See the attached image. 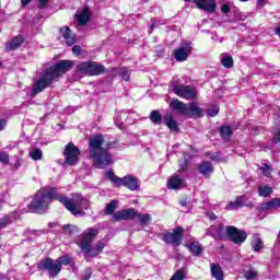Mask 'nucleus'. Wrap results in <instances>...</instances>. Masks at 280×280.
<instances>
[{
	"label": "nucleus",
	"instance_id": "nucleus-34",
	"mask_svg": "<svg viewBox=\"0 0 280 280\" xmlns=\"http://www.w3.org/2000/svg\"><path fill=\"white\" fill-rule=\"evenodd\" d=\"M222 139L229 140L231 139V135H233V130L229 126H223L220 129Z\"/></svg>",
	"mask_w": 280,
	"mask_h": 280
},
{
	"label": "nucleus",
	"instance_id": "nucleus-15",
	"mask_svg": "<svg viewBox=\"0 0 280 280\" xmlns=\"http://www.w3.org/2000/svg\"><path fill=\"white\" fill-rule=\"evenodd\" d=\"M167 187L168 189H183V187H187V183H185V179L180 175L175 174L168 178Z\"/></svg>",
	"mask_w": 280,
	"mask_h": 280
},
{
	"label": "nucleus",
	"instance_id": "nucleus-22",
	"mask_svg": "<svg viewBox=\"0 0 280 280\" xmlns=\"http://www.w3.org/2000/svg\"><path fill=\"white\" fill-rule=\"evenodd\" d=\"M198 172L202 174V176H205V178H209V176H211V174H213L214 168H213V164H211V162H202L201 164L198 165Z\"/></svg>",
	"mask_w": 280,
	"mask_h": 280
},
{
	"label": "nucleus",
	"instance_id": "nucleus-35",
	"mask_svg": "<svg viewBox=\"0 0 280 280\" xmlns=\"http://www.w3.org/2000/svg\"><path fill=\"white\" fill-rule=\"evenodd\" d=\"M30 156L33 161H40L43 159V151L40 149H33L30 152Z\"/></svg>",
	"mask_w": 280,
	"mask_h": 280
},
{
	"label": "nucleus",
	"instance_id": "nucleus-39",
	"mask_svg": "<svg viewBox=\"0 0 280 280\" xmlns=\"http://www.w3.org/2000/svg\"><path fill=\"white\" fill-rule=\"evenodd\" d=\"M259 170L264 176H266L267 178H270L272 174V168H270L268 164H262Z\"/></svg>",
	"mask_w": 280,
	"mask_h": 280
},
{
	"label": "nucleus",
	"instance_id": "nucleus-38",
	"mask_svg": "<svg viewBox=\"0 0 280 280\" xmlns=\"http://www.w3.org/2000/svg\"><path fill=\"white\" fill-rule=\"evenodd\" d=\"M252 246L255 253H259L261 250V246H264V243L261 242V238L255 237L252 243Z\"/></svg>",
	"mask_w": 280,
	"mask_h": 280
},
{
	"label": "nucleus",
	"instance_id": "nucleus-50",
	"mask_svg": "<svg viewBox=\"0 0 280 280\" xmlns=\"http://www.w3.org/2000/svg\"><path fill=\"white\" fill-rule=\"evenodd\" d=\"M209 159H211V161H220V158L218 156V153L211 154V156H209Z\"/></svg>",
	"mask_w": 280,
	"mask_h": 280
},
{
	"label": "nucleus",
	"instance_id": "nucleus-47",
	"mask_svg": "<svg viewBox=\"0 0 280 280\" xmlns=\"http://www.w3.org/2000/svg\"><path fill=\"white\" fill-rule=\"evenodd\" d=\"M47 3H49V0H39L38 8L45 10V8H47Z\"/></svg>",
	"mask_w": 280,
	"mask_h": 280
},
{
	"label": "nucleus",
	"instance_id": "nucleus-41",
	"mask_svg": "<svg viewBox=\"0 0 280 280\" xmlns=\"http://www.w3.org/2000/svg\"><path fill=\"white\" fill-rule=\"evenodd\" d=\"M221 65H223L225 69H231V67H233V57H223V59L221 60Z\"/></svg>",
	"mask_w": 280,
	"mask_h": 280
},
{
	"label": "nucleus",
	"instance_id": "nucleus-57",
	"mask_svg": "<svg viewBox=\"0 0 280 280\" xmlns=\"http://www.w3.org/2000/svg\"><path fill=\"white\" fill-rule=\"evenodd\" d=\"M241 1H248V0H241Z\"/></svg>",
	"mask_w": 280,
	"mask_h": 280
},
{
	"label": "nucleus",
	"instance_id": "nucleus-43",
	"mask_svg": "<svg viewBox=\"0 0 280 280\" xmlns=\"http://www.w3.org/2000/svg\"><path fill=\"white\" fill-rule=\"evenodd\" d=\"M0 163H2V165H10V155L3 151H0Z\"/></svg>",
	"mask_w": 280,
	"mask_h": 280
},
{
	"label": "nucleus",
	"instance_id": "nucleus-16",
	"mask_svg": "<svg viewBox=\"0 0 280 280\" xmlns=\"http://www.w3.org/2000/svg\"><path fill=\"white\" fill-rule=\"evenodd\" d=\"M195 5L205 12H215V0H195Z\"/></svg>",
	"mask_w": 280,
	"mask_h": 280
},
{
	"label": "nucleus",
	"instance_id": "nucleus-37",
	"mask_svg": "<svg viewBox=\"0 0 280 280\" xmlns=\"http://www.w3.org/2000/svg\"><path fill=\"white\" fill-rule=\"evenodd\" d=\"M185 277H187V273L185 272V269H178L170 280H185Z\"/></svg>",
	"mask_w": 280,
	"mask_h": 280
},
{
	"label": "nucleus",
	"instance_id": "nucleus-30",
	"mask_svg": "<svg viewBox=\"0 0 280 280\" xmlns=\"http://www.w3.org/2000/svg\"><path fill=\"white\" fill-rule=\"evenodd\" d=\"M150 119L155 126H161V122L163 121V117L159 110H153L150 115Z\"/></svg>",
	"mask_w": 280,
	"mask_h": 280
},
{
	"label": "nucleus",
	"instance_id": "nucleus-4",
	"mask_svg": "<svg viewBox=\"0 0 280 280\" xmlns=\"http://www.w3.org/2000/svg\"><path fill=\"white\" fill-rule=\"evenodd\" d=\"M98 233L100 230H97V228H89L82 233L79 246L82 253H84L85 259H91V257H97V255H100L102 250H104L106 246V243L104 241H98L93 246V240L97 237Z\"/></svg>",
	"mask_w": 280,
	"mask_h": 280
},
{
	"label": "nucleus",
	"instance_id": "nucleus-53",
	"mask_svg": "<svg viewBox=\"0 0 280 280\" xmlns=\"http://www.w3.org/2000/svg\"><path fill=\"white\" fill-rule=\"evenodd\" d=\"M275 32H276V34H277L278 36H280V26L276 27V28H275Z\"/></svg>",
	"mask_w": 280,
	"mask_h": 280
},
{
	"label": "nucleus",
	"instance_id": "nucleus-45",
	"mask_svg": "<svg viewBox=\"0 0 280 280\" xmlns=\"http://www.w3.org/2000/svg\"><path fill=\"white\" fill-rule=\"evenodd\" d=\"M9 224H10V218L4 217L0 219V231L1 229H5V226H8Z\"/></svg>",
	"mask_w": 280,
	"mask_h": 280
},
{
	"label": "nucleus",
	"instance_id": "nucleus-51",
	"mask_svg": "<svg viewBox=\"0 0 280 280\" xmlns=\"http://www.w3.org/2000/svg\"><path fill=\"white\" fill-rule=\"evenodd\" d=\"M179 205L182 207H187V205H189V201L187 199H185V200L179 201Z\"/></svg>",
	"mask_w": 280,
	"mask_h": 280
},
{
	"label": "nucleus",
	"instance_id": "nucleus-24",
	"mask_svg": "<svg viewBox=\"0 0 280 280\" xmlns=\"http://www.w3.org/2000/svg\"><path fill=\"white\" fill-rule=\"evenodd\" d=\"M222 233H224L222 225H212L207 231V235H210L213 240H221Z\"/></svg>",
	"mask_w": 280,
	"mask_h": 280
},
{
	"label": "nucleus",
	"instance_id": "nucleus-3",
	"mask_svg": "<svg viewBox=\"0 0 280 280\" xmlns=\"http://www.w3.org/2000/svg\"><path fill=\"white\" fill-rule=\"evenodd\" d=\"M72 67L73 61L61 60L55 66L46 69L44 75L39 78V80L33 85V90L31 92L32 97L38 95V93H42V91H45L47 86H51L57 78H60V75H65L67 71H71Z\"/></svg>",
	"mask_w": 280,
	"mask_h": 280
},
{
	"label": "nucleus",
	"instance_id": "nucleus-46",
	"mask_svg": "<svg viewBox=\"0 0 280 280\" xmlns=\"http://www.w3.org/2000/svg\"><path fill=\"white\" fill-rule=\"evenodd\" d=\"M14 161H15V163L12 164V167H13V170H19V167H21V159H19V156L15 155Z\"/></svg>",
	"mask_w": 280,
	"mask_h": 280
},
{
	"label": "nucleus",
	"instance_id": "nucleus-17",
	"mask_svg": "<svg viewBox=\"0 0 280 280\" xmlns=\"http://www.w3.org/2000/svg\"><path fill=\"white\" fill-rule=\"evenodd\" d=\"M170 108L174 113H177V115H186V113H187V104L180 102L178 98H174L170 103Z\"/></svg>",
	"mask_w": 280,
	"mask_h": 280
},
{
	"label": "nucleus",
	"instance_id": "nucleus-21",
	"mask_svg": "<svg viewBox=\"0 0 280 280\" xmlns=\"http://www.w3.org/2000/svg\"><path fill=\"white\" fill-rule=\"evenodd\" d=\"M163 121L172 132H178V124L174 119V115H172V113H166L163 117Z\"/></svg>",
	"mask_w": 280,
	"mask_h": 280
},
{
	"label": "nucleus",
	"instance_id": "nucleus-11",
	"mask_svg": "<svg viewBox=\"0 0 280 280\" xmlns=\"http://www.w3.org/2000/svg\"><path fill=\"white\" fill-rule=\"evenodd\" d=\"M172 91L175 95L184 100H196V89L189 85H175Z\"/></svg>",
	"mask_w": 280,
	"mask_h": 280
},
{
	"label": "nucleus",
	"instance_id": "nucleus-54",
	"mask_svg": "<svg viewBox=\"0 0 280 280\" xmlns=\"http://www.w3.org/2000/svg\"><path fill=\"white\" fill-rule=\"evenodd\" d=\"M0 130H3V121H0Z\"/></svg>",
	"mask_w": 280,
	"mask_h": 280
},
{
	"label": "nucleus",
	"instance_id": "nucleus-13",
	"mask_svg": "<svg viewBox=\"0 0 280 280\" xmlns=\"http://www.w3.org/2000/svg\"><path fill=\"white\" fill-rule=\"evenodd\" d=\"M75 19L79 25H86L91 20V10L89 9V7L79 9L75 13Z\"/></svg>",
	"mask_w": 280,
	"mask_h": 280
},
{
	"label": "nucleus",
	"instance_id": "nucleus-55",
	"mask_svg": "<svg viewBox=\"0 0 280 280\" xmlns=\"http://www.w3.org/2000/svg\"><path fill=\"white\" fill-rule=\"evenodd\" d=\"M184 1H186V2L191 1V3H195V4H196V0H184Z\"/></svg>",
	"mask_w": 280,
	"mask_h": 280
},
{
	"label": "nucleus",
	"instance_id": "nucleus-9",
	"mask_svg": "<svg viewBox=\"0 0 280 280\" xmlns=\"http://www.w3.org/2000/svg\"><path fill=\"white\" fill-rule=\"evenodd\" d=\"M225 231L229 240L234 244H244V242H246V237H248V234H246V232L235 226H226Z\"/></svg>",
	"mask_w": 280,
	"mask_h": 280
},
{
	"label": "nucleus",
	"instance_id": "nucleus-1",
	"mask_svg": "<svg viewBox=\"0 0 280 280\" xmlns=\"http://www.w3.org/2000/svg\"><path fill=\"white\" fill-rule=\"evenodd\" d=\"M51 200H58L62 206L72 213V215H80L86 200L82 195H73L72 198L60 194L58 188H44L37 191L28 205L30 211L33 213H45L46 209H49Z\"/></svg>",
	"mask_w": 280,
	"mask_h": 280
},
{
	"label": "nucleus",
	"instance_id": "nucleus-40",
	"mask_svg": "<svg viewBox=\"0 0 280 280\" xmlns=\"http://www.w3.org/2000/svg\"><path fill=\"white\" fill-rule=\"evenodd\" d=\"M220 113V107L215 105H211L208 110H207V116L208 117H215Z\"/></svg>",
	"mask_w": 280,
	"mask_h": 280
},
{
	"label": "nucleus",
	"instance_id": "nucleus-14",
	"mask_svg": "<svg viewBox=\"0 0 280 280\" xmlns=\"http://www.w3.org/2000/svg\"><path fill=\"white\" fill-rule=\"evenodd\" d=\"M136 217H137V210L135 209L120 210L114 213L113 215L116 222H119L121 220H132V218H136Z\"/></svg>",
	"mask_w": 280,
	"mask_h": 280
},
{
	"label": "nucleus",
	"instance_id": "nucleus-27",
	"mask_svg": "<svg viewBox=\"0 0 280 280\" xmlns=\"http://www.w3.org/2000/svg\"><path fill=\"white\" fill-rule=\"evenodd\" d=\"M244 196L237 197L235 201H232L228 205V211H235V209H240V207H244Z\"/></svg>",
	"mask_w": 280,
	"mask_h": 280
},
{
	"label": "nucleus",
	"instance_id": "nucleus-5",
	"mask_svg": "<svg viewBox=\"0 0 280 280\" xmlns=\"http://www.w3.org/2000/svg\"><path fill=\"white\" fill-rule=\"evenodd\" d=\"M105 176L108 178V180L114 183L115 187H127V189H130V191H138V189L141 187V182H139V178L132 175H126L121 178L116 176L113 171H107L105 172Z\"/></svg>",
	"mask_w": 280,
	"mask_h": 280
},
{
	"label": "nucleus",
	"instance_id": "nucleus-2",
	"mask_svg": "<svg viewBox=\"0 0 280 280\" xmlns=\"http://www.w3.org/2000/svg\"><path fill=\"white\" fill-rule=\"evenodd\" d=\"M110 143L106 141L103 135H96L89 140V154L98 170H104L113 165V155L108 152Z\"/></svg>",
	"mask_w": 280,
	"mask_h": 280
},
{
	"label": "nucleus",
	"instance_id": "nucleus-32",
	"mask_svg": "<svg viewBox=\"0 0 280 280\" xmlns=\"http://www.w3.org/2000/svg\"><path fill=\"white\" fill-rule=\"evenodd\" d=\"M188 248L195 257L200 256V253H202V246L199 243H191Z\"/></svg>",
	"mask_w": 280,
	"mask_h": 280
},
{
	"label": "nucleus",
	"instance_id": "nucleus-7",
	"mask_svg": "<svg viewBox=\"0 0 280 280\" xmlns=\"http://www.w3.org/2000/svg\"><path fill=\"white\" fill-rule=\"evenodd\" d=\"M37 268L39 270H46L49 277H58V275H60V271L62 270L60 262L51 258H46L45 260H42L37 265Z\"/></svg>",
	"mask_w": 280,
	"mask_h": 280
},
{
	"label": "nucleus",
	"instance_id": "nucleus-19",
	"mask_svg": "<svg viewBox=\"0 0 280 280\" xmlns=\"http://www.w3.org/2000/svg\"><path fill=\"white\" fill-rule=\"evenodd\" d=\"M60 34L62 38L66 40V45H68V47H71V45H75V35L71 33V30L69 28V26L61 27Z\"/></svg>",
	"mask_w": 280,
	"mask_h": 280
},
{
	"label": "nucleus",
	"instance_id": "nucleus-49",
	"mask_svg": "<svg viewBox=\"0 0 280 280\" xmlns=\"http://www.w3.org/2000/svg\"><path fill=\"white\" fill-rule=\"evenodd\" d=\"M72 51L75 56H80V51H82V48L80 46H73Z\"/></svg>",
	"mask_w": 280,
	"mask_h": 280
},
{
	"label": "nucleus",
	"instance_id": "nucleus-31",
	"mask_svg": "<svg viewBox=\"0 0 280 280\" xmlns=\"http://www.w3.org/2000/svg\"><path fill=\"white\" fill-rule=\"evenodd\" d=\"M119 202L117 200H112L105 208L106 215H113L115 213V209H117V205Z\"/></svg>",
	"mask_w": 280,
	"mask_h": 280
},
{
	"label": "nucleus",
	"instance_id": "nucleus-28",
	"mask_svg": "<svg viewBox=\"0 0 280 280\" xmlns=\"http://www.w3.org/2000/svg\"><path fill=\"white\" fill-rule=\"evenodd\" d=\"M113 73H115L116 75L122 77V80H125L126 82L130 81V72H128V69L126 68L114 69Z\"/></svg>",
	"mask_w": 280,
	"mask_h": 280
},
{
	"label": "nucleus",
	"instance_id": "nucleus-18",
	"mask_svg": "<svg viewBox=\"0 0 280 280\" xmlns=\"http://www.w3.org/2000/svg\"><path fill=\"white\" fill-rule=\"evenodd\" d=\"M202 108L198 106L196 103H190L186 105V116L187 117H202L203 115Z\"/></svg>",
	"mask_w": 280,
	"mask_h": 280
},
{
	"label": "nucleus",
	"instance_id": "nucleus-48",
	"mask_svg": "<svg viewBox=\"0 0 280 280\" xmlns=\"http://www.w3.org/2000/svg\"><path fill=\"white\" fill-rule=\"evenodd\" d=\"M221 12H223V14H229V12H231V7H229V4H222Z\"/></svg>",
	"mask_w": 280,
	"mask_h": 280
},
{
	"label": "nucleus",
	"instance_id": "nucleus-25",
	"mask_svg": "<svg viewBox=\"0 0 280 280\" xmlns=\"http://www.w3.org/2000/svg\"><path fill=\"white\" fill-rule=\"evenodd\" d=\"M210 270L213 279L224 280V271H222V267L220 265L212 264Z\"/></svg>",
	"mask_w": 280,
	"mask_h": 280
},
{
	"label": "nucleus",
	"instance_id": "nucleus-52",
	"mask_svg": "<svg viewBox=\"0 0 280 280\" xmlns=\"http://www.w3.org/2000/svg\"><path fill=\"white\" fill-rule=\"evenodd\" d=\"M30 1H32V0H21L23 8H25V5H28Z\"/></svg>",
	"mask_w": 280,
	"mask_h": 280
},
{
	"label": "nucleus",
	"instance_id": "nucleus-10",
	"mask_svg": "<svg viewBox=\"0 0 280 280\" xmlns=\"http://www.w3.org/2000/svg\"><path fill=\"white\" fill-rule=\"evenodd\" d=\"M191 43L186 42L173 51V57L177 62H185L191 56Z\"/></svg>",
	"mask_w": 280,
	"mask_h": 280
},
{
	"label": "nucleus",
	"instance_id": "nucleus-23",
	"mask_svg": "<svg viewBox=\"0 0 280 280\" xmlns=\"http://www.w3.org/2000/svg\"><path fill=\"white\" fill-rule=\"evenodd\" d=\"M128 115H130V113L126 110H120L116 113L115 126H117V128H119L120 130H124V124L128 121Z\"/></svg>",
	"mask_w": 280,
	"mask_h": 280
},
{
	"label": "nucleus",
	"instance_id": "nucleus-12",
	"mask_svg": "<svg viewBox=\"0 0 280 280\" xmlns=\"http://www.w3.org/2000/svg\"><path fill=\"white\" fill-rule=\"evenodd\" d=\"M183 240V228H176L173 232H167L164 234V242L166 244H172V246H180Z\"/></svg>",
	"mask_w": 280,
	"mask_h": 280
},
{
	"label": "nucleus",
	"instance_id": "nucleus-36",
	"mask_svg": "<svg viewBox=\"0 0 280 280\" xmlns=\"http://www.w3.org/2000/svg\"><path fill=\"white\" fill-rule=\"evenodd\" d=\"M139 220H140V224H142V226H148V224H150L152 217L150 214H136Z\"/></svg>",
	"mask_w": 280,
	"mask_h": 280
},
{
	"label": "nucleus",
	"instance_id": "nucleus-42",
	"mask_svg": "<svg viewBox=\"0 0 280 280\" xmlns=\"http://www.w3.org/2000/svg\"><path fill=\"white\" fill-rule=\"evenodd\" d=\"M187 159H189V155L185 153L183 162L179 163V172H185L189 166V162H187Z\"/></svg>",
	"mask_w": 280,
	"mask_h": 280
},
{
	"label": "nucleus",
	"instance_id": "nucleus-6",
	"mask_svg": "<svg viewBox=\"0 0 280 280\" xmlns=\"http://www.w3.org/2000/svg\"><path fill=\"white\" fill-rule=\"evenodd\" d=\"M105 68L95 61H84L77 66V73L79 75H102Z\"/></svg>",
	"mask_w": 280,
	"mask_h": 280
},
{
	"label": "nucleus",
	"instance_id": "nucleus-20",
	"mask_svg": "<svg viewBox=\"0 0 280 280\" xmlns=\"http://www.w3.org/2000/svg\"><path fill=\"white\" fill-rule=\"evenodd\" d=\"M280 208V198H273L260 205L261 211H276Z\"/></svg>",
	"mask_w": 280,
	"mask_h": 280
},
{
	"label": "nucleus",
	"instance_id": "nucleus-8",
	"mask_svg": "<svg viewBox=\"0 0 280 280\" xmlns=\"http://www.w3.org/2000/svg\"><path fill=\"white\" fill-rule=\"evenodd\" d=\"M63 155L65 163L68 165H77L78 161H80V150L73 143L66 145Z\"/></svg>",
	"mask_w": 280,
	"mask_h": 280
},
{
	"label": "nucleus",
	"instance_id": "nucleus-56",
	"mask_svg": "<svg viewBox=\"0 0 280 280\" xmlns=\"http://www.w3.org/2000/svg\"><path fill=\"white\" fill-rule=\"evenodd\" d=\"M151 30H154V24L151 25Z\"/></svg>",
	"mask_w": 280,
	"mask_h": 280
},
{
	"label": "nucleus",
	"instance_id": "nucleus-33",
	"mask_svg": "<svg viewBox=\"0 0 280 280\" xmlns=\"http://www.w3.org/2000/svg\"><path fill=\"white\" fill-rule=\"evenodd\" d=\"M257 269L249 268L247 270H244V277L247 280H255L258 277Z\"/></svg>",
	"mask_w": 280,
	"mask_h": 280
},
{
	"label": "nucleus",
	"instance_id": "nucleus-44",
	"mask_svg": "<svg viewBox=\"0 0 280 280\" xmlns=\"http://www.w3.org/2000/svg\"><path fill=\"white\" fill-rule=\"evenodd\" d=\"M57 261L59 262V266L62 268V265L68 266V264H71V257L62 256L59 259H57Z\"/></svg>",
	"mask_w": 280,
	"mask_h": 280
},
{
	"label": "nucleus",
	"instance_id": "nucleus-58",
	"mask_svg": "<svg viewBox=\"0 0 280 280\" xmlns=\"http://www.w3.org/2000/svg\"><path fill=\"white\" fill-rule=\"evenodd\" d=\"M127 124H132V122L128 121Z\"/></svg>",
	"mask_w": 280,
	"mask_h": 280
},
{
	"label": "nucleus",
	"instance_id": "nucleus-29",
	"mask_svg": "<svg viewBox=\"0 0 280 280\" xmlns=\"http://www.w3.org/2000/svg\"><path fill=\"white\" fill-rule=\"evenodd\" d=\"M272 194V187L268 185H262L258 187V196H261L262 198H268Z\"/></svg>",
	"mask_w": 280,
	"mask_h": 280
},
{
	"label": "nucleus",
	"instance_id": "nucleus-26",
	"mask_svg": "<svg viewBox=\"0 0 280 280\" xmlns=\"http://www.w3.org/2000/svg\"><path fill=\"white\" fill-rule=\"evenodd\" d=\"M21 45H23V37L21 36H18L13 39H11L7 46H5V49L8 51H14V49H19V47H21Z\"/></svg>",
	"mask_w": 280,
	"mask_h": 280
}]
</instances>
